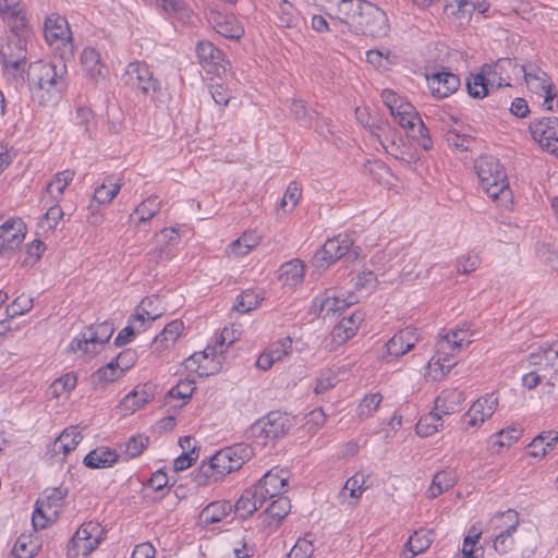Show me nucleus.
I'll use <instances>...</instances> for the list:
<instances>
[{
    "label": "nucleus",
    "instance_id": "58836bf2",
    "mask_svg": "<svg viewBox=\"0 0 558 558\" xmlns=\"http://www.w3.org/2000/svg\"><path fill=\"white\" fill-rule=\"evenodd\" d=\"M456 483L457 477L452 470H441L434 475L432 484L426 492V496L427 498L434 499L449 490Z\"/></svg>",
    "mask_w": 558,
    "mask_h": 558
},
{
    "label": "nucleus",
    "instance_id": "a878e982",
    "mask_svg": "<svg viewBox=\"0 0 558 558\" xmlns=\"http://www.w3.org/2000/svg\"><path fill=\"white\" fill-rule=\"evenodd\" d=\"M81 64L85 75L99 83L109 74L108 66L101 61L100 53L92 47H86L81 53Z\"/></svg>",
    "mask_w": 558,
    "mask_h": 558
},
{
    "label": "nucleus",
    "instance_id": "5fc2aeb1",
    "mask_svg": "<svg viewBox=\"0 0 558 558\" xmlns=\"http://www.w3.org/2000/svg\"><path fill=\"white\" fill-rule=\"evenodd\" d=\"M366 481L367 476L364 474H354L345 482L342 488V494L349 492L350 497L357 500L362 496L363 492L368 487Z\"/></svg>",
    "mask_w": 558,
    "mask_h": 558
},
{
    "label": "nucleus",
    "instance_id": "864d4df0",
    "mask_svg": "<svg viewBox=\"0 0 558 558\" xmlns=\"http://www.w3.org/2000/svg\"><path fill=\"white\" fill-rule=\"evenodd\" d=\"M439 338L448 339L449 347L454 349L457 353H459L463 347L471 343L468 331L462 328L450 329L445 335H440Z\"/></svg>",
    "mask_w": 558,
    "mask_h": 558
},
{
    "label": "nucleus",
    "instance_id": "4c0bfd02",
    "mask_svg": "<svg viewBox=\"0 0 558 558\" xmlns=\"http://www.w3.org/2000/svg\"><path fill=\"white\" fill-rule=\"evenodd\" d=\"M232 511V505L227 500L214 501L201 512L199 519L205 525L222 521Z\"/></svg>",
    "mask_w": 558,
    "mask_h": 558
},
{
    "label": "nucleus",
    "instance_id": "c85d7f7f",
    "mask_svg": "<svg viewBox=\"0 0 558 558\" xmlns=\"http://www.w3.org/2000/svg\"><path fill=\"white\" fill-rule=\"evenodd\" d=\"M395 122L398 123L401 128L410 131L412 136L416 135V130L420 133L425 132V125L418 116L415 108L408 101L400 102L398 110L391 114Z\"/></svg>",
    "mask_w": 558,
    "mask_h": 558
},
{
    "label": "nucleus",
    "instance_id": "338daca9",
    "mask_svg": "<svg viewBox=\"0 0 558 558\" xmlns=\"http://www.w3.org/2000/svg\"><path fill=\"white\" fill-rule=\"evenodd\" d=\"M291 112L303 124L311 125L313 120L312 112L305 107L302 100L294 99L290 106Z\"/></svg>",
    "mask_w": 558,
    "mask_h": 558
},
{
    "label": "nucleus",
    "instance_id": "c03bdc74",
    "mask_svg": "<svg viewBox=\"0 0 558 558\" xmlns=\"http://www.w3.org/2000/svg\"><path fill=\"white\" fill-rule=\"evenodd\" d=\"M153 398V392L147 386H137L132 392L126 395L122 401V407L130 412H135L137 409L148 403Z\"/></svg>",
    "mask_w": 558,
    "mask_h": 558
},
{
    "label": "nucleus",
    "instance_id": "20e7f679",
    "mask_svg": "<svg viewBox=\"0 0 558 558\" xmlns=\"http://www.w3.org/2000/svg\"><path fill=\"white\" fill-rule=\"evenodd\" d=\"M475 171L483 191L501 205L511 199V191L507 182V175L499 162L493 156H481L475 161Z\"/></svg>",
    "mask_w": 558,
    "mask_h": 558
},
{
    "label": "nucleus",
    "instance_id": "1a4fd4ad",
    "mask_svg": "<svg viewBox=\"0 0 558 558\" xmlns=\"http://www.w3.org/2000/svg\"><path fill=\"white\" fill-rule=\"evenodd\" d=\"M122 80L131 88L140 90L154 100H159L161 86L146 63L130 62Z\"/></svg>",
    "mask_w": 558,
    "mask_h": 558
},
{
    "label": "nucleus",
    "instance_id": "5701e85b",
    "mask_svg": "<svg viewBox=\"0 0 558 558\" xmlns=\"http://www.w3.org/2000/svg\"><path fill=\"white\" fill-rule=\"evenodd\" d=\"M513 74H523L527 88L538 95L550 87L551 77L535 63L513 66Z\"/></svg>",
    "mask_w": 558,
    "mask_h": 558
},
{
    "label": "nucleus",
    "instance_id": "f8f14e48",
    "mask_svg": "<svg viewBox=\"0 0 558 558\" xmlns=\"http://www.w3.org/2000/svg\"><path fill=\"white\" fill-rule=\"evenodd\" d=\"M290 426V418L286 414L272 411L258 420L253 425L252 432L256 441L266 446L268 441H272L284 436Z\"/></svg>",
    "mask_w": 558,
    "mask_h": 558
},
{
    "label": "nucleus",
    "instance_id": "cd10ccee",
    "mask_svg": "<svg viewBox=\"0 0 558 558\" xmlns=\"http://www.w3.org/2000/svg\"><path fill=\"white\" fill-rule=\"evenodd\" d=\"M420 340L417 330L413 327H407L396 333L387 342V351L389 355L399 357L412 350Z\"/></svg>",
    "mask_w": 558,
    "mask_h": 558
},
{
    "label": "nucleus",
    "instance_id": "13d9d810",
    "mask_svg": "<svg viewBox=\"0 0 558 558\" xmlns=\"http://www.w3.org/2000/svg\"><path fill=\"white\" fill-rule=\"evenodd\" d=\"M292 343L293 341L290 337H284L274 342L267 349V351L276 362L281 361L284 356H288L292 353Z\"/></svg>",
    "mask_w": 558,
    "mask_h": 558
},
{
    "label": "nucleus",
    "instance_id": "09e8293b",
    "mask_svg": "<svg viewBox=\"0 0 558 558\" xmlns=\"http://www.w3.org/2000/svg\"><path fill=\"white\" fill-rule=\"evenodd\" d=\"M442 426V417L433 409L430 413L422 416L416 424V433L422 437H427L438 432Z\"/></svg>",
    "mask_w": 558,
    "mask_h": 558
},
{
    "label": "nucleus",
    "instance_id": "393cba45",
    "mask_svg": "<svg viewBox=\"0 0 558 558\" xmlns=\"http://www.w3.org/2000/svg\"><path fill=\"white\" fill-rule=\"evenodd\" d=\"M163 314V307L160 306V299L157 295L145 298L136 307L132 315L133 324H138V329L146 327Z\"/></svg>",
    "mask_w": 558,
    "mask_h": 558
},
{
    "label": "nucleus",
    "instance_id": "7ed1b4c3",
    "mask_svg": "<svg viewBox=\"0 0 558 558\" xmlns=\"http://www.w3.org/2000/svg\"><path fill=\"white\" fill-rule=\"evenodd\" d=\"M31 31L26 23L17 20L16 24H10L9 32L0 40V59L7 72L16 75L24 70L27 56V43Z\"/></svg>",
    "mask_w": 558,
    "mask_h": 558
},
{
    "label": "nucleus",
    "instance_id": "c9c22d12",
    "mask_svg": "<svg viewBox=\"0 0 558 558\" xmlns=\"http://www.w3.org/2000/svg\"><path fill=\"white\" fill-rule=\"evenodd\" d=\"M82 439L83 437L76 427L66 428L53 441L51 452L53 456L62 454L64 458L77 447Z\"/></svg>",
    "mask_w": 558,
    "mask_h": 558
},
{
    "label": "nucleus",
    "instance_id": "f3484780",
    "mask_svg": "<svg viewBox=\"0 0 558 558\" xmlns=\"http://www.w3.org/2000/svg\"><path fill=\"white\" fill-rule=\"evenodd\" d=\"M448 343V339L439 338L436 342V353L428 362V374L434 380L444 378L456 365L453 359L458 353Z\"/></svg>",
    "mask_w": 558,
    "mask_h": 558
},
{
    "label": "nucleus",
    "instance_id": "e433bc0d",
    "mask_svg": "<svg viewBox=\"0 0 558 558\" xmlns=\"http://www.w3.org/2000/svg\"><path fill=\"white\" fill-rule=\"evenodd\" d=\"M280 281L288 287H296L303 282L305 266L300 259H292L280 267Z\"/></svg>",
    "mask_w": 558,
    "mask_h": 558
},
{
    "label": "nucleus",
    "instance_id": "39448f33",
    "mask_svg": "<svg viewBox=\"0 0 558 558\" xmlns=\"http://www.w3.org/2000/svg\"><path fill=\"white\" fill-rule=\"evenodd\" d=\"M360 254L361 247L354 245L352 236L341 233L328 239L323 247L315 253L314 264L317 268H327L342 257L355 260Z\"/></svg>",
    "mask_w": 558,
    "mask_h": 558
},
{
    "label": "nucleus",
    "instance_id": "2eb2a0df",
    "mask_svg": "<svg viewBox=\"0 0 558 558\" xmlns=\"http://www.w3.org/2000/svg\"><path fill=\"white\" fill-rule=\"evenodd\" d=\"M355 26L363 34L373 37L386 35L389 28L386 13L369 1L364 4V9L357 19Z\"/></svg>",
    "mask_w": 558,
    "mask_h": 558
},
{
    "label": "nucleus",
    "instance_id": "6e6552de",
    "mask_svg": "<svg viewBox=\"0 0 558 558\" xmlns=\"http://www.w3.org/2000/svg\"><path fill=\"white\" fill-rule=\"evenodd\" d=\"M66 494L68 489L63 487H52L44 490L43 497L36 501L32 517L36 530L45 529L48 522L57 519Z\"/></svg>",
    "mask_w": 558,
    "mask_h": 558
},
{
    "label": "nucleus",
    "instance_id": "aec40b11",
    "mask_svg": "<svg viewBox=\"0 0 558 558\" xmlns=\"http://www.w3.org/2000/svg\"><path fill=\"white\" fill-rule=\"evenodd\" d=\"M288 472L280 468H272L260 478L254 487L258 489V494L265 497V501L269 498L281 496L283 489L288 486Z\"/></svg>",
    "mask_w": 558,
    "mask_h": 558
},
{
    "label": "nucleus",
    "instance_id": "a211bd4d",
    "mask_svg": "<svg viewBox=\"0 0 558 558\" xmlns=\"http://www.w3.org/2000/svg\"><path fill=\"white\" fill-rule=\"evenodd\" d=\"M498 399L494 393H487L478 398L463 415L465 427H478L496 411Z\"/></svg>",
    "mask_w": 558,
    "mask_h": 558
},
{
    "label": "nucleus",
    "instance_id": "f03ea898",
    "mask_svg": "<svg viewBox=\"0 0 558 558\" xmlns=\"http://www.w3.org/2000/svg\"><path fill=\"white\" fill-rule=\"evenodd\" d=\"M252 449L245 444L226 447L214 454L208 463H202L195 481L198 485L218 482L229 473L241 469L251 459Z\"/></svg>",
    "mask_w": 558,
    "mask_h": 558
},
{
    "label": "nucleus",
    "instance_id": "bf43d9fd",
    "mask_svg": "<svg viewBox=\"0 0 558 558\" xmlns=\"http://www.w3.org/2000/svg\"><path fill=\"white\" fill-rule=\"evenodd\" d=\"M0 12L4 17L11 20L10 24H16L17 20L25 22L21 15L20 0H0Z\"/></svg>",
    "mask_w": 558,
    "mask_h": 558
},
{
    "label": "nucleus",
    "instance_id": "bb28decb",
    "mask_svg": "<svg viewBox=\"0 0 558 558\" xmlns=\"http://www.w3.org/2000/svg\"><path fill=\"white\" fill-rule=\"evenodd\" d=\"M156 247L149 252L150 259L158 263L173 255V246L179 242V234L174 228H165L154 238Z\"/></svg>",
    "mask_w": 558,
    "mask_h": 558
},
{
    "label": "nucleus",
    "instance_id": "ea45409f",
    "mask_svg": "<svg viewBox=\"0 0 558 558\" xmlns=\"http://www.w3.org/2000/svg\"><path fill=\"white\" fill-rule=\"evenodd\" d=\"M366 0H339L337 4L338 19L345 24H356Z\"/></svg>",
    "mask_w": 558,
    "mask_h": 558
},
{
    "label": "nucleus",
    "instance_id": "b1692460",
    "mask_svg": "<svg viewBox=\"0 0 558 558\" xmlns=\"http://www.w3.org/2000/svg\"><path fill=\"white\" fill-rule=\"evenodd\" d=\"M513 66L517 64L511 59L502 58L493 65H483L481 73L484 74L488 87L500 88L502 85H510L508 80H510V72L513 74Z\"/></svg>",
    "mask_w": 558,
    "mask_h": 558
},
{
    "label": "nucleus",
    "instance_id": "79ce46f5",
    "mask_svg": "<svg viewBox=\"0 0 558 558\" xmlns=\"http://www.w3.org/2000/svg\"><path fill=\"white\" fill-rule=\"evenodd\" d=\"M122 186L121 179L113 177L105 178L102 184L95 190L93 202L98 204H109L118 195Z\"/></svg>",
    "mask_w": 558,
    "mask_h": 558
},
{
    "label": "nucleus",
    "instance_id": "72a5a7b5",
    "mask_svg": "<svg viewBox=\"0 0 558 558\" xmlns=\"http://www.w3.org/2000/svg\"><path fill=\"white\" fill-rule=\"evenodd\" d=\"M119 459V453L108 447H98L84 457V464L89 469H106L112 466Z\"/></svg>",
    "mask_w": 558,
    "mask_h": 558
},
{
    "label": "nucleus",
    "instance_id": "3c124183",
    "mask_svg": "<svg viewBox=\"0 0 558 558\" xmlns=\"http://www.w3.org/2000/svg\"><path fill=\"white\" fill-rule=\"evenodd\" d=\"M77 378L73 373H68L60 378L56 379L49 388L52 397L59 398L62 395L69 393L76 386Z\"/></svg>",
    "mask_w": 558,
    "mask_h": 558
},
{
    "label": "nucleus",
    "instance_id": "ddd939ff",
    "mask_svg": "<svg viewBox=\"0 0 558 558\" xmlns=\"http://www.w3.org/2000/svg\"><path fill=\"white\" fill-rule=\"evenodd\" d=\"M222 350L217 347H207L204 351L195 352L184 361V366L201 377H207L220 372L222 367Z\"/></svg>",
    "mask_w": 558,
    "mask_h": 558
},
{
    "label": "nucleus",
    "instance_id": "412c9836",
    "mask_svg": "<svg viewBox=\"0 0 558 558\" xmlns=\"http://www.w3.org/2000/svg\"><path fill=\"white\" fill-rule=\"evenodd\" d=\"M44 36L46 41L57 47L64 46L70 43L72 33L68 21L59 14H50L44 23Z\"/></svg>",
    "mask_w": 558,
    "mask_h": 558
},
{
    "label": "nucleus",
    "instance_id": "0e129e2a",
    "mask_svg": "<svg viewBox=\"0 0 558 558\" xmlns=\"http://www.w3.org/2000/svg\"><path fill=\"white\" fill-rule=\"evenodd\" d=\"M33 307V300L27 296L16 298L5 310L7 315L11 318L27 313Z\"/></svg>",
    "mask_w": 558,
    "mask_h": 558
},
{
    "label": "nucleus",
    "instance_id": "f704fd0d",
    "mask_svg": "<svg viewBox=\"0 0 558 558\" xmlns=\"http://www.w3.org/2000/svg\"><path fill=\"white\" fill-rule=\"evenodd\" d=\"M184 326L179 319L167 324L161 332L154 338L153 347L156 351H163L174 345Z\"/></svg>",
    "mask_w": 558,
    "mask_h": 558
},
{
    "label": "nucleus",
    "instance_id": "0eeeda50",
    "mask_svg": "<svg viewBox=\"0 0 558 558\" xmlns=\"http://www.w3.org/2000/svg\"><path fill=\"white\" fill-rule=\"evenodd\" d=\"M113 331L114 327L110 322L90 325L71 341L69 349L72 352L82 351L85 355L93 356L110 340Z\"/></svg>",
    "mask_w": 558,
    "mask_h": 558
},
{
    "label": "nucleus",
    "instance_id": "8fccbe9b",
    "mask_svg": "<svg viewBox=\"0 0 558 558\" xmlns=\"http://www.w3.org/2000/svg\"><path fill=\"white\" fill-rule=\"evenodd\" d=\"M381 401H383V397L378 392L366 395L361 400V402L359 403V405L356 407V410H355L356 416L359 417V420H365V418L373 416V414L379 408Z\"/></svg>",
    "mask_w": 558,
    "mask_h": 558
},
{
    "label": "nucleus",
    "instance_id": "473e14b6",
    "mask_svg": "<svg viewBox=\"0 0 558 558\" xmlns=\"http://www.w3.org/2000/svg\"><path fill=\"white\" fill-rule=\"evenodd\" d=\"M519 525V514L509 509L505 512L496 513L487 523V532L492 534L514 533Z\"/></svg>",
    "mask_w": 558,
    "mask_h": 558
},
{
    "label": "nucleus",
    "instance_id": "7c9ffc66",
    "mask_svg": "<svg viewBox=\"0 0 558 558\" xmlns=\"http://www.w3.org/2000/svg\"><path fill=\"white\" fill-rule=\"evenodd\" d=\"M291 511V502L287 497L279 496L258 517L264 527H277Z\"/></svg>",
    "mask_w": 558,
    "mask_h": 558
},
{
    "label": "nucleus",
    "instance_id": "9d476101",
    "mask_svg": "<svg viewBox=\"0 0 558 558\" xmlns=\"http://www.w3.org/2000/svg\"><path fill=\"white\" fill-rule=\"evenodd\" d=\"M104 539V530L97 522L83 523L68 545V558L88 556Z\"/></svg>",
    "mask_w": 558,
    "mask_h": 558
},
{
    "label": "nucleus",
    "instance_id": "4d7b16f0",
    "mask_svg": "<svg viewBox=\"0 0 558 558\" xmlns=\"http://www.w3.org/2000/svg\"><path fill=\"white\" fill-rule=\"evenodd\" d=\"M466 88L469 95L473 98H483L489 93V87L485 82L484 74L481 72L468 77Z\"/></svg>",
    "mask_w": 558,
    "mask_h": 558
},
{
    "label": "nucleus",
    "instance_id": "052dcab7",
    "mask_svg": "<svg viewBox=\"0 0 558 558\" xmlns=\"http://www.w3.org/2000/svg\"><path fill=\"white\" fill-rule=\"evenodd\" d=\"M37 546L32 544L27 537L21 536L15 542L11 555L15 558H33L36 555Z\"/></svg>",
    "mask_w": 558,
    "mask_h": 558
},
{
    "label": "nucleus",
    "instance_id": "49530a36",
    "mask_svg": "<svg viewBox=\"0 0 558 558\" xmlns=\"http://www.w3.org/2000/svg\"><path fill=\"white\" fill-rule=\"evenodd\" d=\"M432 542L433 538L430 532L415 531L413 535L410 536L409 541L405 544V547L411 553V555L408 556L407 551H404V558H413L417 554L427 549L430 546Z\"/></svg>",
    "mask_w": 558,
    "mask_h": 558
},
{
    "label": "nucleus",
    "instance_id": "4468645a",
    "mask_svg": "<svg viewBox=\"0 0 558 558\" xmlns=\"http://www.w3.org/2000/svg\"><path fill=\"white\" fill-rule=\"evenodd\" d=\"M359 298L355 293H349L345 298L337 291L328 290L324 294L314 299L312 312L319 317L326 318L336 313H340L350 305L357 303Z\"/></svg>",
    "mask_w": 558,
    "mask_h": 558
},
{
    "label": "nucleus",
    "instance_id": "774afa93",
    "mask_svg": "<svg viewBox=\"0 0 558 558\" xmlns=\"http://www.w3.org/2000/svg\"><path fill=\"white\" fill-rule=\"evenodd\" d=\"M314 553V546L312 542L300 538L295 543V545L292 547L289 557L290 558H308Z\"/></svg>",
    "mask_w": 558,
    "mask_h": 558
},
{
    "label": "nucleus",
    "instance_id": "37998d69",
    "mask_svg": "<svg viewBox=\"0 0 558 558\" xmlns=\"http://www.w3.org/2000/svg\"><path fill=\"white\" fill-rule=\"evenodd\" d=\"M362 320L363 316L359 313H354L348 317L342 318V320L335 327L332 331L333 337L340 339L341 341L351 339L359 329Z\"/></svg>",
    "mask_w": 558,
    "mask_h": 558
},
{
    "label": "nucleus",
    "instance_id": "6e6d98bb",
    "mask_svg": "<svg viewBox=\"0 0 558 558\" xmlns=\"http://www.w3.org/2000/svg\"><path fill=\"white\" fill-rule=\"evenodd\" d=\"M149 444V438L144 435H136L131 437L125 442V449L122 454L126 460L136 458L143 453V451L147 448Z\"/></svg>",
    "mask_w": 558,
    "mask_h": 558
},
{
    "label": "nucleus",
    "instance_id": "4be33fe9",
    "mask_svg": "<svg viewBox=\"0 0 558 558\" xmlns=\"http://www.w3.org/2000/svg\"><path fill=\"white\" fill-rule=\"evenodd\" d=\"M196 53L202 66L208 73L220 75L227 69V61L221 50L216 48L210 41H199L196 46Z\"/></svg>",
    "mask_w": 558,
    "mask_h": 558
},
{
    "label": "nucleus",
    "instance_id": "603ef678",
    "mask_svg": "<svg viewBox=\"0 0 558 558\" xmlns=\"http://www.w3.org/2000/svg\"><path fill=\"white\" fill-rule=\"evenodd\" d=\"M262 301V298L253 290L242 292L234 303V310L239 313H248L255 310Z\"/></svg>",
    "mask_w": 558,
    "mask_h": 558
},
{
    "label": "nucleus",
    "instance_id": "680f3d73",
    "mask_svg": "<svg viewBox=\"0 0 558 558\" xmlns=\"http://www.w3.org/2000/svg\"><path fill=\"white\" fill-rule=\"evenodd\" d=\"M123 374L118 366H114V361L109 362L107 365L100 367L93 378L99 383H112L121 377Z\"/></svg>",
    "mask_w": 558,
    "mask_h": 558
},
{
    "label": "nucleus",
    "instance_id": "e2e57ef3",
    "mask_svg": "<svg viewBox=\"0 0 558 558\" xmlns=\"http://www.w3.org/2000/svg\"><path fill=\"white\" fill-rule=\"evenodd\" d=\"M338 381L337 375L335 372L327 369L323 372L319 377L316 379V384L314 387V392L316 395H323L327 392L329 389L336 386Z\"/></svg>",
    "mask_w": 558,
    "mask_h": 558
},
{
    "label": "nucleus",
    "instance_id": "9b49d317",
    "mask_svg": "<svg viewBox=\"0 0 558 558\" xmlns=\"http://www.w3.org/2000/svg\"><path fill=\"white\" fill-rule=\"evenodd\" d=\"M529 364L542 373L549 386L558 381V341L546 342L530 353Z\"/></svg>",
    "mask_w": 558,
    "mask_h": 558
},
{
    "label": "nucleus",
    "instance_id": "6ab92c4d",
    "mask_svg": "<svg viewBox=\"0 0 558 558\" xmlns=\"http://www.w3.org/2000/svg\"><path fill=\"white\" fill-rule=\"evenodd\" d=\"M428 87L433 96L437 98H446L453 94L460 86V78L458 75L441 69L426 74Z\"/></svg>",
    "mask_w": 558,
    "mask_h": 558
},
{
    "label": "nucleus",
    "instance_id": "dca6fc26",
    "mask_svg": "<svg viewBox=\"0 0 558 558\" xmlns=\"http://www.w3.org/2000/svg\"><path fill=\"white\" fill-rule=\"evenodd\" d=\"M530 131L535 142L558 157V118L534 120L530 124Z\"/></svg>",
    "mask_w": 558,
    "mask_h": 558
},
{
    "label": "nucleus",
    "instance_id": "2f4dec72",
    "mask_svg": "<svg viewBox=\"0 0 558 558\" xmlns=\"http://www.w3.org/2000/svg\"><path fill=\"white\" fill-rule=\"evenodd\" d=\"M465 397L463 391L459 389H445L436 398L434 410L441 417L444 415H450L460 410L462 402Z\"/></svg>",
    "mask_w": 558,
    "mask_h": 558
},
{
    "label": "nucleus",
    "instance_id": "423d86ee",
    "mask_svg": "<svg viewBox=\"0 0 558 558\" xmlns=\"http://www.w3.org/2000/svg\"><path fill=\"white\" fill-rule=\"evenodd\" d=\"M371 136L381 145L387 154L401 162L411 165L418 159L415 149L408 142L398 137L396 131L387 123L372 126Z\"/></svg>",
    "mask_w": 558,
    "mask_h": 558
},
{
    "label": "nucleus",
    "instance_id": "69168bd1",
    "mask_svg": "<svg viewBox=\"0 0 558 558\" xmlns=\"http://www.w3.org/2000/svg\"><path fill=\"white\" fill-rule=\"evenodd\" d=\"M521 432L517 428H507L498 432L494 435L495 445L499 447H510L514 441L519 439Z\"/></svg>",
    "mask_w": 558,
    "mask_h": 558
},
{
    "label": "nucleus",
    "instance_id": "f257e3e1",
    "mask_svg": "<svg viewBox=\"0 0 558 558\" xmlns=\"http://www.w3.org/2000/svg\"><path fill=\"white\" fill-rule=\"evenodd\" d=\"M32 100L43 107L56 106L68 87V70L65 63L36 62L31 68Z\"/></svg>",
    "mask_w": 558,
    "mask_h": 558
},
{
    "label": "nucleus",
    "instance_id": "c756f323",
    "mask_svg": "<svg viewBox=\"0 0 558 558\" xmlns=\"http://www.w3.org/2000/svg\"><path fill=\"white\" fill-rule=\"evenodd\" d=\"M264 502L265 497L260 496L258 489L253 486L242 493L232 509L240 519L245 520L256 512Z\"/></svg>",
    "mask_w": 558,
    "mask_h": 558
},
{
    "label": "nucleus",
    "instance_id": "a19ab883",
    "mask_svg": "<svg viewBox=\"0 0 558 558\" xmlns=\"http://www.w3.org/2000/svg\"><path fill=\"white\" fill-rule=\"evenodd\" d=\"M558 442V432L548 430L537 435L529 445L530 454L534 458H543Z\"/></svg>",
    "mask_w": 558,
    "mask_h": 558
},
{
    "label": "nucleus",
    "instance_id": "a18cd8bd",
    "mask_svg": "<svg viewBox=\"0 0 558 558\" xmlns=\"http://www.w3.org/2000/svg\"><path fill=\"white\" fill-rule=\"evenodd\" d=\"M161 206L162 202L156 195H150L145 198L140 205H137L133 213L138 215L136 226L142 222H147L154 218L160 211Z\"/></svg>",
    "mask_w": 558,
    "mask_h": 558
},
{
    "label": "nucleus",
    "instance_id": "de8ad7c7",
    "mask_svg": "<svg viewBox=\"0 0 558 558\" xmlns=\"http://www.w3.org/2000/svg\"><path fill=\"white\" fill-rule=\"evenodd\" d=\"M75 172L71 169H65L58 172L53 180L47 185V192L54 199H59L64 193L66 186L73 181Z\"/></svg>",
    "mask_w": 558,
    "mask_h": 558
}]
</instances>
